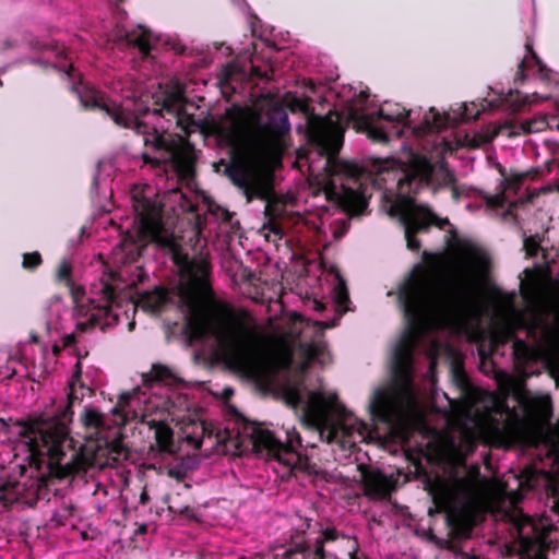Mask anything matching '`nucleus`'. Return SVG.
Returning a JSON list of instances; mask_svg holds the SVG:
<instances>
[{"mask_svg":"<svg viewBox=\"0 0 559 559\" xmlns=\"http://www.w3.org/2000/svg\"><path fill=\"white\" fill-rule=\"evenodd\" d=\"M189 406L191 403L189 402ZM190 407L187 408L189 411ZM185 411L177 412L179 420H173L177 425L182 424L181 436L187 442L195 449L204 448L205 451H212L216 445L231 441L234 430L229 427L221 428L204 420L189 419L185 423ZM168 420L171 421L170 418Z\"/></svg>","mask_w":559,"mask_h":559,"instance_id":"9d476101","label":"nucleus"},{"mask_svg":"<svg viewBox=\"0 0 559 559\" xmlns=\"http://www.w3.org/2000/svg\"><path fill=\"white\" fill-rule=\"evenodd\" d=\"M209 210L217 219H221L223 222H227L230 217L229 212L227 210L221 209L218 206L216 207V210H214V207L210 205Z\"/></svg>","mask_w":559,"mask_h":559,"instance_id":"393cba45","label":"nucleus"},{"mask_svg":"<svg viewBox=\"0 0 559 559\" xmlns=\"http://www.w3.org/2000/svg\"><path fill=\"white\" fill-rule=\"evenodd\" d=\"M547 126V121L544 118H538L532 121H527L524 124L515 126L513 122H506L502 126L495 128L491 132L485 133H465L464 136H460L456 141V146H466L469 148H477L485 143L492 141L496 136L500 134H507L508 136H513L520 134L521 132L532 133L539 132L545 129Z\"/></svg>","mask_w":559,"mask_h":559,"instance_id":"f8f14e48","label":"nucleus"},{"mask_svg":"<svg viewBox=\"0 0 559 559\" xmlns=\"http://www.w3.org/2000/svg\"><path fill=\"white\" fill-rule=\"evenodd\" d=\"M81 362L76 361L71 380L68 382V404L53 413H45L39 418L19 424L12 433L16 435L13 445L14 456L20 459L19 466L35 467L41 476L59 472L71 475L86 471L92 466H103L120 460L122 451L119 444L110 441L109 430L129 421L146 424L154 432L160 451L174 452V431L168 418L179 420L177 412L189 407V399L180 384V379L166 366L153 365L147 374L142 376V384L130 392H123L110 415L96 408H85L81 420L87 430L86 437L94 443L75 449L69 436L68 425L72 420L73 403L90 393L81 382Z\"/></svg>","mask_w":559,"mask_h":559,"instance_id":"f03ea898","label":"nucleus"},{"mask_svg":"<svg viewBox=\"0 0 559 559\" xmlns=\"http://www.w3.org/2000/svg\"><path fill=\"white\" fill-rule=\"evenodd\" d=\"M397 301L405 328L391 353L394 383L377 389L369 403L372 419L396 433L425 426L419 394L413 382L417 372L416 354L424 355L425 377L432 378L442 346L433 333L454 329L467 308L461 289L436 280L421 267L400 285Z\"/></svg>","mask_w":559,"mask_h":559,"instance_id":"7ed1b4c3","label":"nucleus"},{"mask_svg":"<svg viewBox=\"0 0 559 559\" xmlns=\"http://www.w3.org/2000/svg\"><path fill=\"white\" fill-rule=\"evenodd\" d=\"M359 480L364 484L367 496L372 499H384L394 490L397 479L379 469L359 466Z\"/></svg>","mask_w":559,"mask_h":559,"instance_id":"2eb2a0df","label":"nucleus"},{"mask_svg":"<svg viewBox=\"0 0 559 559\" xmlns=\"http://www.w3.org/2000/svg\"><path fill=\"white\" fill-rule=\"evenodd\" d=\"M24 485L20 481L11 483L0 480V502L10 504L14 502H29L33 498L23 495Z\"/></svg>","mask_w":559,"mask_h":559,"instance_id":"6ab92c4d","label":"nucleus"},{"mask_svg":"<svg viewBox=\"0 0 559 559\" xmlns=\"http://www.w3.org/2000/svg\"><path fill=\"white\" fill-rule=\"evenodd\" d=\"M493 495L490 480L478 468H468L440 480L433 490V502L456 525L467 522Z\"/></svg>","mask_w":559,"mask_h":559,"instance_id":"0eeeda50","label":"nucleus"},{"mask_svg":"<svg viewBox=\"0 0 559 559\" xmlns=\"http://www.w3.org/2000/svg\"><path fill=\"white\" fill-rule=\"evenodd\" d=\"M335 538V531L326 530L308 535L294 548L285 551V559H324L323 543Z\"/></svg>","mask_w":559,"mask_h":559,"instance_id":"4468645a","label":"nucleus"},{"mask_svg":"<svg viewBox=\"0 0 559 559\" xmlns=\"http://www.w3.org/2000/svg\"><path fill=\"white\" fill-rule=\"evenodd\" d=\"M504 197L495 195L493 198L488 200V205L492 207H504Z\"/></svg>","mask_w":559,"mask_h":559,"instance_id":"a878e982","label":"nucleus"},{"mask_svg":"<svg viewBox=\"0 0 559 559\" xmlns=\"http://www.w3.org/2000/svg\"><path fill=\"white\" fill-rule=\"evenodd\" d=\"M332 297L336 306L342 309V311H346L347 307L346 305L349 301L347 288L345 281L340 276V274H336V284L334 285Z\"/></svg>","mask_w":559,"mask_h":559,"instance_id":"412c9836","label":"nucleus"},{"mask_svg":"<svg viewBox=\"0 0 559 559\" xmlns=\"http://www.w3.org/2000/svg\"><path fill=\"white\" fill-rule=\"evenodd\" d=\"M451 413L447 418L448 431L435 432L440 441L441 454L456 461H464L474 451L478 442H489L495 433L490 414L480 412L472 402L451 403Z\"/></svg>","mask_w":559,"mask_h":559,"instance_id":"6e6552de","label":"nucleus"},{"mask_svg":"<svg viewBox=\"0 0 559 559\" xmlns=\"http://www.w3.org/2000/svg\"><path fill=\"white\" fill-rule=\"evenodd\" d=\"M0 85H2V82L0 81Z\"/></svg>","mask_w":559,"mask_h":559,"instance_id":"f704fd0d","label":"nucleus"},{"mask_svg":"<svg viewBox=\"0 0 559 559\" xmlns=\"http://www.w3.org/2000/svg\"><path fill=\"white\" fill-rule=\"evenodd\" d=\"M213 131L234 152L225 173L248 201L263 197L269 169L286 145L290 123L286 108L269 95H262L250 105L227 108Z\"/></svg>","mask_w":559,"mask_h":559,"instance_id":"39448f33","label":"nucleus"},{"mask_svg":"<svg viewBox=\"0 0 559 559\" xmlns=\"http://www.w3.org/2000/svg\"><path fill=\"white\" fill-rule=\"evenodd\" d=\"M282 390L284 391V382L282 383Z\"/></svg>","mask_w":559,"mask_h":559,"instance_id":"72a5a7b5","label":"nucleus"},{"mask_svg":"<svg viewBox=\"0 0 559 559\" xmlns=\"http://www.w3.org/2000/svg\"><path fill=\"white\" fill-rule=\"evenodd\" d=\"M38 50H46L49 52L53 60L45 59V64H50L52 68L57 69L58 71L62 72L66 76L72 78L74 76L72 62L68 58V56L64 53V48L60 47L57 44L53 45H40L35 47Z\"/></svg>","mask_w":559,"mask_h":559,"instance_id":"a211bd4d","label":"nucleus"},{"mask_svg":"<svg viewBox=\"0 0 559 559\" xmlns=\"http://www.w3.org/2000/svg\"><path fill=\"white\" fill-rule=\"evenodd\" d=\"M558 128H559V124H558Z\"/></svg>","mask_w":559,"mask_h":559,"instance_id":"c9c22d12","label":"nucleus"},{"mask_svg":"<svg viewBox=\"0 0 559 559\" xmlns=\"http://www.w3.org/2000/svg\"><path fill=\"white\" fill-rule=\"evenodd\" d=\"M103 210H104L105 212H109V211H110V209H109V207H107V206H103Z\"/></svg>","mask_w":559,"mask_h":559,"instance_id":"2f4dec72","label":"nucleus"},{"mask_svg":"<svg viewBox=\"0 0 559 559\" xmlns=\"http://www.w3.org/2000/svg\"><path fill=\"white\" fill-rule=\"evenodd\" d=\"M150 88H155V83H150Z\"/></svg>","mask_w":559,"mask_h":559,"instance_id":"473e14b6","label":"nucleus"},{"mask_svg":"<svg viewBox=\"0 0 559 559\" xmlns=\"http://www.w3.org/2000/svg\"><path fill=\"white\" fill-rule=\"evenodd\" d=\"M558 128H559V124H558Z\"/></svg>","mask_w":559,"mask_h":559,"instance_id":"e433bc0d","label":"nucleus"},{"mask_svg":"<svg viewBox=\"0 0 559 559\" xmlns=\"http://www.w3.org/2000/svg\"><path fill=\"white\" fill-rule=\"evenodd\" d=\"M226 396L233 394V390L230 388L225 389Z\"/></svg>","mask_w":559,"mask_h":559,"instance_id":"7c9ffc66","label":"nucleus"},{"mask_svg":"<svg viewBox=\"0 0 559 559\" xmlns=\"http://www.w3.org/2000/svg\"><path fill=\"white\" fill-rule=\"evenodd\" d=\"M334 110L307 119L308 147L298 151L297 163L309 177L342 206L361 214L367 206L364 180L396 181L395 199L385 211L403 226L408 249L420 243L416 233L430 225L445 229L441 218L412 194L430 183L450 181L442 155L454 144L440 132L460 122L475 120L481 111L503 109L520 112L536 103V93L496 92L479 104H456L450 111L405 109L399 104L374 105L366 88L343 85L335 92Z\"/></svg>","mask_w":559,"mask_h":559,"instance_id":"f257e3e1","label":"nucleus"},{"mask_svg":"<svg viewBox=\"0 0 559 559\" xmlns=\"http://www.w3.org/2000/svg\"><path fill=\"white\" fill-rule=\"evenodd\" d=\"M80 103L85 108L104 111L122 128L132 129L143 136L145 146L154 154L142 153L145 164H164L165 168H178L182 163V142L191 133L202 130L186 109L183 90L163 87L157 83L154 91L143 82H135L133 74L111 84L116 98L107 97L88 82L80 80L72 85Z\"/></svg>","mask_w":559,"mask_h":559,"instance_id":"20e7f679","label":"nucleus"},{"mask_svg":"<svg viewBox=\"0 0 559 559\" xmlns=\"http://www.w3.org/2000/svg\"><path fill=\"white\" fill-rule=\"evenodd\" d=\"M114 168L111 159L100 160L97 165V174L94 178L93 189L97 193H103L104 198L111 195V189L107 187L109 181V171Z\"/></svg>","mask_w":559,"mask_h":559,"instance_id":"aec40b11","label":"nucleus"},{"mask_svg":"<svg viewBox=\"0 0 559 559\" xmlns=\"http://www.w3.org/2000/svg\"><path fill=\"white\" fill-rule=\"evenodd\" d=\"M0 354L2 355V358L5 359L7 361L5 370L3 372L5 377H12L16 372L15 368L11 366V364L27 361V357L24 354H21L19 349L15 352L0 350Z\"/></svg>","mask_w":559,"mask_h":559,"instance_id":"4be33fe9","label":"nucleus"},{"mask_svg":"<svg viewBox=\"0 0 559 559\" xmlns=\"http://www.w3.org/2000/svg\"><path fill=\"white\" fill-rule=\"evenodd\" d=\"M41 262V257L39 252L34 251L31 253H25L23 257V267L24 269H34L39 265Z\"/></svg>","mask_w":559,"mask_h":559,"instance_id":"5701e85b","label":"nucleus"},{"mask_svg":"<svg viewBox=\"0 0 559 559\" xmlns=\"http://www.w3.org/2000/svg\"><path fill=\"white\" fill-rule=\"evenodd\" d=\"M29 340H31V342H33V343H37V342H38V336H37V334H35V333H31V335H29Z\"/></svg>","mask_w":559,"mask_h":559,"instance_id":"c756f323","label":"nucleus"},{"mask_svg":"<svg viewBox=\"0 0 559 559\" xmlns=\"http://www.w3.org/2000/svg\"><path fill=\"white\" fill-rule=\"evenodd\" d=\"M533 75L549 85L552 82V72L537 58L534 52L524 57L515 75V81H523L526 76Z\"/></svg>","mask_w":559,"mask_h":559,"instance_id":"dca6fc26","label":"nucleus"},{"mask_svg":"<svg viewBox=\"0 0 559 559\" xmlns=\"http://www.w3.org/2000/svg\"><path fill=\"white\" fill-rule=\"evenodd\" d=\"M170 192L174 198H179L180 200H182V202L180 203L182 211H193L194 210L193 203L190 200H188L185 194L178 192L177 190H171Z\"/></svg>","mask_w":559,"mask_h":559,"instance_id":"b1692460","label":"nucleus"},{"mask_svg":"<svg viewBox=\"0 0 559 559\" xmlns=\"http://www.w3.org/2000/svg\"><path fill=\"white\" fill-rule=\"evenodd\" d=\"M507 516L515 527L523 546L530 545L535 538H537V536H535V527L531 516L523 513L518 508H513Z\"/></svg>","mask_w":559,"mask_h":559,"instance_id":"f3484780","label":"nucleus"},{"mask_svg":"<svg viewBox=\"0 0 559 559\" xmlns=\"http://www.w3.org/2000/svg\"><path fill=\"white\" fill-rule=\"evenodd\" d=\"M525 246H526V248H527V250L530 251L531 254H536L535 249H533L531 247V241L530 240H525Z\"/></svg>","mask_w":559,"mask_h":559,"instance_id":"cd10ccee","label":"nucleus"},{"mask_svg":"<svg viewBox=\"0 0 559 559\" xmlns=\"http://www.w3.org/2000/svg\"><path fill=\"white\" fill-rule=\"evenodd\" d=\"M222 445L225 447L224 451H229L231 448L242 451L252 447L282 479L308 469L307 460L302 459L297 451V448L301 447V438L294 426L283 427L275 433L262 425L246 424L242 431L239 429L234 431L231 441ZM214 450L219 452L217 445Z\"/></svg>","mask_w":559,"mask_h":559,"instance_id":"423d86ee","label":"nucleus"},{"mask_svg":"<svg viewBox=\"0 0 559 559\" xmlns=\"http://www.w3.org/2000/svg\"><path fill=\"white\" fill-rule=\"evenodd\" d=\"M147 499H148L147 493L145 491H143L140 497L141 503L145 504L147 502Z\"/></svg>","mask_w":559,"mask_h":559,"instance_id":"c85d7f7f","label":"nucleus"},{"mask_svg":"<svg viewBox=\"0 0 559 559\" xmlns=\"http://www.w3.org/2000/svg\"><path fill=\"white\" fill-rule=\"evenodd\" d=\"M254 47H250L239 52L235 60L222 67L218 74V85L223 94L229 92L236 93L238 84L248 81L251 76L271 80L267 71H262L254 66L252 60V51Z\"/></svg>","mask_w":559,"mask_h":559,"instance_id":"9b49d317","label":"nucleus"},{"mask_svg":"<svg viewBox=\"0 0 559 559\" xmlns=\"http://www.w3.org/2000/svg\"><path fill=\"white\" fill-rule=\"evenodd\" d=\"M109 41H112L111 48L115 46L119 49L132 47L138 49L143 57L148 58L151 50L157 43V37L150 29L139 26L132 31L117 28L111 35H109L107 43Z\"/></svg>","mask_w":559,"mask_h":559,"instance_id":"ddd939ff","label":"nucleus"},{"mask_svg":"<svg viewBox=\"0 0 559 559\" xmlns=\"http://www.w3.org/2000/svg\"><path fill=\"white\" fill-rule=\"evenodd\" d=\"M216 49L221 51L224 56H229L233 52L231 48L229 46H226L225 44H221L216 47Z\"/></svg>","mask_w":559,"mask_h":559,"instance_id":"bb28decb","label":"nucleus"},{"mask_svg":"<svg viewBox=\"0 0 559 559\" xmlns=\"http://www.w3.org/2000/svg\"><path fill=\"white\" fill-rule=\"evenodd\" d=\"M489 269L490 258L484 248L472 242L461 246L455 263V275L462 286L472 288L484 284Z\"/></svg>","mask_w":559,"mask_h":559,"instance_id":"1a4fd4ad","label":"nucleus"}]
</instances>
